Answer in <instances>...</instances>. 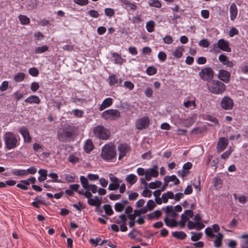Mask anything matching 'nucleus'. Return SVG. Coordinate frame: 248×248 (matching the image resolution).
Here are the masks:
<instances>
[{
	"mask_svg": "<svg viewBox=\"0 0 248 248\" xmlns=\"http://www.w3.org/2000/svg\"><path fill=\"white\" fill-rule=\"evenodd\" d=\"M189 218L187 217L185 214L184 213L181 215V219L178 222V225L180 226L181 228H183L185 225L186 223L188 221H189Z\"/></svg>",
	"mask_w": 248,
	"mask_h": 248,
	"instance_id": "nucleus-40",
	"label": "nucleus"
},
{
	"mask_svg": "<svg viewBox=\"0 0 248 248\" xmlns=\"http://www.w3.org/2000/svg\"><path fill=\"white\" fill-rule=\"evenodd\" d=\"M12 174L13 175L16 176H27L26 174V170L23 169V170H19V169H13L12 170Z\"/></svg>",
	"mask_w": 248,
	"mask_h": 248,
	"instance_id": "nucleus-38",
	"label": "nucleus"
},
{
	"mask_svg": "<svg viewBox=\"0 0 248 248\" xmlns=\"http://www.w3.org/2000/svg\"><path fill=\"white\" fill-rule=\"evenodd\" d=\"M26 174L28 175V174H34L37 172V169L33 166H31L28 169L26 170Z\"/></svg>",
	"mask_w": 248,
	"mask_h": 248,
	"instance_id": "nucleus-64",
	"label": "nucleus"
},
{
	"mask_svg": "<svg viewBox=\"0 0 248 248\" xmlns=\"http://www.w3.org/2000/svg\"><path fill=\"white\" fill-rule=\"evenodd\" d=\"M93 133L96 137L102 140H107L110 136L109 130L102 125H98L94 127Z\"/></svg>",
	"mask_w": 248,
	"mask_h": 248,
	"instance_id": "nucleus-5",
	"label": "nucleus"
},
{
	"mask_svg": "<svg viewBox=\"0 0 248 248\" xmlns=\"http://www.w3.org/2000/svg\"><path fill=\"white\" fill-rule=\"evenodd\" d=\"M207 86L211 93L216 94H222L226 90L225 84L218 80H213L208 83Z\"/></svg>",
	"mask_w": 248,
	"mask_h": 248,
	"instance_id": "nucleus-4",
	"label": "nucleus"
},
{
	"mask_svg": "<svg viewBox=\"0 0 248 248\" xmlns=\"http://www.w3.org/2000/svg\"><path fill=\"white\" fill-rule=\"evenodd\" d=\"M18 131L22 135L24 142L30 143L31 141V136L27 127L25 126L21 127L19 129Z\"/></svg>",
	"mask_w": 248,
	"mask_h": 248,
	"instance_id": "nucleus-15",
	"label": "nucleus"
},
{
	"mask_svg": "<svg viewBox=\"0 0 248 248\" xmlns=\"http://www.w3.org/2000/svg\"><path fill=\"white\" fill-rule=\"evenodd\" d=\"M237 8L235 3H232L230 7V19L231 20H234L237 16Z\"/></svg>",
	"mask_w": 248,
	"mask_h": 248,
	"instance_id": "nucleus-26",
	"label": "nucleus"
},
{
	"mask_svg": "<svg viewBox=\"0 0 248 248\" xmlns=\"http://www.w3.org/2000/svg\"><path fill=\"white\" fill-rule=\"evenodd\" d=\"M233 151V149L232 148H230L228 151H226L221 155V157L223 159L227 158Z\"/></svg>",
	"mask_w": 248,
	"mask_h": 248,
	"instance_id": "nucleus-61",
	"label": "nucleus"
},
{
	"mask_svg": "<svg viewBox=\"0 0 248 248\" xmlns=\"http://www.w3.org/2000/svg\"><path fill=\"white\" fill-rule=\"evenodd\" d=\"M25 78V75L23 73H18L14 76V79L16 82H20L24 80Z\"/></svg>",
	"mask_w": 248,
	"mask_h": 248,
	"instance_id": "nucleus-44",
	"label": "nucleus"
},
{
	"mask_svg": "<svg viewBox=\"0 0 248 248\" xmlns=\"http://www.w3.org/2000/svg\"><path fill=\"white\" fill-rule=\"evenodd\" d=\"M112 104V99L111 98H106L99 107L100 110H103L106 108L110 107Z\"/></svg>",
	"mask_w": 248,
	"mask_h": 248,
	"instance_id": "nucleus-29",
	"label": "nucleus"
},
{
	"mask_svg": "<svg viewBox=\"0 0 248 248\" xmlns=\"http://www.w3.org/2000/svg\"><path fill=\"white\" fill-rule=\"evenodd\" d=\"M25 102L26 103H30L31 104H38L40 102V99L36 95H31L26 98L25 100Z\"/></svg>",
	"mask_w": 248,
	"mask_h": 248,
	"instance_id": "nucleus-32",
	"label": "nucleus"
},
{
	"mask_svg": "<svg viewBox=\"0 0 248 248\" xmlns=\"http://www.w3.org/2000/svg\"><path fill=\"white\" fill-rule=\"evenodd\" d=\"M233 105L234 103L232 99L228 96L223 97L220 103L221 107L225 110H231Z\"/></svg>",
	"mask_w": 248,
	"mask_h": 248,
	"instance_id": "nucleus-10",
	"label": "nucleus"
},
{
	"mask_svg": "<svg viewBox=\"0 0 248 248\" xmlns=\"http://www.w3.org/2000/svg\"><path fill=\"white\" fill-rule=\"evenodd\" d=\"M43 201L41 197H37L34 199L33 202H32V204L33 206L36 208H39V204L43 203Z\"/></svg>",
	"mask_w": 248,
	"mask_h": 248,
	"instance_id": "nucleus-48",
	"label": "nucleus"
},
{
	"mask_svg": "<svg viewBox=\"0 0 248 248\" xmlns=\"http://www.w3.org/2000/svg\"><path fill=\"white\" fill-rule=\"evenodd\" d=\"M38 173L40 175L38 178L39 182H41L46 179L47 176V171L46 170L40 169L38 170Z\"/></svg>",
	"mask_w": 248,
	"mask_h": 248,
	"instance_id": "nucleus-35",
	"label": "nucleus"
},
{
	"mask_svg": "<svg viewBox=\"0 0 248 248\" xmlns=\"http://www.w3.org/2000/svg\"><path fill=\"white\" fill-rule=\"evenodd\" d=\"M229 46L230 44L229 42L223 39H220L217 42L218 48L222 51L231 52L232 50Z\"/></svg>",
	"mask_w": 248,
	"mask_h": 248,
	"instance_id": "nucleus-16",
	"label": "nucleus"
},
{
	"mask_svg": "<svg viewBox=\"0 0 248 248\" xmlns=\"http://www.w3.org/2000/svg\"><path fill=\"white\" fill-rule=\"evenodd\" d=\"M164 181H166V182L168 183V184L170 182H172L173 183L174 185H177L180 183L179 179L175 175L167 176L164 177Z\"/></svg>",
	"mask_w": 248,
	"mask_h": 248,
	"instance_id": "nucleus-28",
	"label": "nucleus"
},
{
	"mask_svg": "<svg viewBox=\"0 0 248 248\" xmlns=\"http://www.w3.org/2000/svg\"><path fill=\"white\" fill-rule=\"evenodd\" d=\"M155 22L153 20H150L146 23V29L149 32H152L154 31L155 27Z\"/></svg>",
	"mask_w": 248,
	"mask_h": 248,
	"instance_id": "nucleus-43",
	"label": "nucleus"
},
{
	"mask_svg": "<svg viewBox=\"0 0 248 248\" xmlns=\"http://www.w3.org/2000/svg\"><path fill=\"white\" fill-rule=\"evenodd\" d=\"M155 203L152 200H149L146 204L148 210L151 211L155 207Z\"/></svg>",
	"mask_w": 248,
	"mask_h": 248,
	"instance_id": "nucleus-58",
	"label": "nucleus"
},
{
	"mask_svg": "<svg viewBox=\"0 0 248 248\" xmlns=\"http://www.w3.org/2000/svg\"><path fill=\"white\" fill-rule=\"evenodd\" d=\"M3 139L5 147L7 150L14 149L19 144V138L12 132H5L3 134Z\"/></svg>",
	"mask_w": 248,
	"mask_h": 248,
	"instance_id": "nucleus-2",
	"label": "nucleus"
},
{
	"mask_svg": "<svg viewBox=\"0 0 248 248\" xmlns=\"http://www.w3.org/2000/svg\"><path fill=\"white\" fill-rule=\"evenodd\" d=\"M220 230V227L217 224H213L212 227H207L205 229V234L209 238H213L215 236L214 232H218Z\"/></svg>",
	"mask_w": 248,
	"mask_h": 248,
	"instance_id": "nucleus-12",
	"label": "nucleus"
},
{
	"mask_svg": "<svg viewBox=\"0 0 248 248\" xmlns=\"http://www.w3.org/2000/svg\"><path fill=\"white\" fill-rule=\"evenodd\" d=\"M157 72L156 68L153 66H149L146 69V73L149 76H153Z\"/></svg>",
	"mask_w": 248,
	"mask_h": 248,
	"instance_id": "nucleus-51",
	"label": "nucleus"
},
{
	"mask_svg": "<svg viewBox=\"0 0 248 248\" xmlns=\"http://www.w3.org/2000/svg\"><path fill=\"white\" fill-rule=\"evenodd\" d=\"M149 121L147 117H144L139 119L136 121V127L138 130L146 129L148 127Z\"/></svg>",
	"mask_w": 248,
	"mask_h": 248,
	"instance_id": "nucleus-14",
	"label": "nucleus"
},
{
	"mask_svg": "<svg viewBox=\"0 0 248 248\" xmlns=\"http://www.w3.org/2000/svg\"><path fill=\"white\" fill-rule=\"evenodd\" d=\"M122 6L125 9L133 11L136 10L137 6L134 2H131L129 0H120Z\"/></svg>",
	"mask_w": 248,
	"mask_h": 248,
	"instance_id": "nucleus-19",
	"label": "nucleus"
},
{
	"mask_svg": "<svg viewBox=\"0 0 248 248\" xmlns=\"http://www.w3.org/2000/svg\"><path fill=\"white\" fill-rule=\"evenodd\" d=\"M112 56L115 64L121 65L125 61V60L123 59L121 56L117 53H113Z\"/></svg>",
	"mask_w": 248,
	"mask_h": 248,
	"instance_id": "nucleus-30",
	"label": "nucleus"
},
{
	"mask_svg": "<svg viewBox=\"0 0 248 248\" xmlns=\"http://www.w3.org/2000/svg\"><path fill=\"white\" fill-rule=\"evenodd\" d=\"M137 177L134 174H130L128 175L126 178V181L130 185H133L135 184L137 181Z\"/></svg>",
	"mask_w": 248,
	"mask_h": 248,
	"instance_id": "nucleus-39",
	"label": "nucleus"
},
{
	"mask_svg": "<svg viewBox=\"0 0 248 248\" xmlns=\"http://www.w3.org/2000/svg\"><path fill=\"white\" fill-rule=\"evenodd\" d=\"M109 177L111 181V183L109 185L108 189L109 190H117L122 181L112 174H109Z\"/></svg>",
	"mask_w": 248,
	"mask_h": 248,
	"instance_id": "nucleus-11",
	"label": "nucleus"
},
{
	"mask_svg": "<svg viewBox=\"0 0 248 248\" xmlns=\"http://www.w3.org/2000/svg\"><path fill=\"white\" fill-rule=\"evenodd\" d=\"M29 73L33 77H37L39 72L38 70L35 67L31 68L29 69Z\"/></svg>",
	"mask_w": 248,
	"mask_h": 248,
	"instance_id": "nucleus-55",
	"label": "nucleus"
},
{
	"mask_svg": "<svg viewBox=\"0 0 248 248\" xmlns=\"http://www.w3.org/2000/svg\"><path fill=\"white\" fill-rule=\"evenodd\" d=\"M72 113L74 115V116L76 117L81 118L83 116V112L81 110L78 109H73L72 111Z\"/></svg>",
	"mask_w": 248,
	"mask_h": 248,
	"instance_id": "nucleus-62",
	"label": "nucleus"
},
{
	"mask_svg": "<svg viewBox=\"0 0 248 248\" xmlns=\"http://www.w3.org/2000/svg\"><path fill=\"white\" fill-rule=\"evenodd\" d=\"M182 208L181 205H177L175 206L168 205L166 207L165 213L166 216L175 218L178 216V213L181 212Z\"/></svg>",
	"mask_w": 248,
	"mask_h": 248,
	"instance_id": "nucleus-7",
	"label": "nucleus"
},
{
	"mask_svg": "<svg viewBox=\"0 0 248 248\" xmlns=\"http://www.w3.org/2000/svg\"><path fill=\"white\" fill-rule=\"evenodd\" d=\"M199 76L203 80L208 81L213 78L214 71L210 67H205L201 70Z\"/></svg>",
	"mask_w": 248,
	"mask_h": 248,
	"instance_id": "nucleus-9",
	"label": "nucleus"
},
{
	"mask_svg": "<svg viewBox=\"0 0 248 248\" xmlns=\"http://www.w3.org/2000/svg\"><path fill=\"white\" fill-rule=\"evenodd\" d=\"M184 51L183 46L177 47L172 52L173 56L176 58H180Z\"/></svg>",
	"mask_w": 248,
	"mask_h": 248,
	"instance_id": "nucleus-31",
	"label": "nucleus"
},
{
	"mask_svg": "<svg viewBox=\"0 0 248 248\" xmlns=\"http://www.w3.org/2000/svg\"><path fill=\"white\" fill-rule=\"evenodd\" d=\"M162 185L161 182L159 181H155V182H152L149 184V188L150 189H155L156 188L160 187Z\"/></svg>",
	"mask_w": 248,
	"mask_h": 248,
	"instance_id": "nucleus-47",
	"label": "nucleus"
},
{
	"mask_svg": "<svg viewBox=\"0 0 248 248\" xmlns=\"http://www.w3.org/2000/svg\"><path fill=\"white\" fill-rule=\"evenodd\" d=\"M191 240L192 241L196 242L201 239L202 236V232H191Z\"/></svg>",
	"mask_w": 248,
	"mask_h": 248,
	"instance_id": "nucleus-41",
	"label": "nucleus"
},
{
	"mask_svg": "<svg viewBox=\"0 0 248 248\" xmlns=\"http://www.w3.org/2000/svg\"><path fill=\"white\" fill-rule=\"evenodd\" d=\"M109 84L110 86L118 85L122 82L121 79H118L114 75H111L108 78Z\"/></svg>",
	"mask_w": 248,
	"mask_h": 248,
	"instance_id": "nucleus-33",
	"label": "nucleus"
},
{
	"mask_svg": "<svg viewBox=\"0 0 248 248\" xmlns=\"http://www.w3.org/2000/svg\"><path fill=\"white\" fill-rule=\"evenodd\" d=\"M100 156L106 161H110L116 156L115 147L113 144H106L102 148Z\"/></svg>",
	"mask_w": 248,
	"mask_h": 248,
	"instance_id": "nucleus-3",
	"label": "nucleus"
},
{
	"mask_svg": "<svg viewBox=\"0 0 248 248\" xmlns=\"http://www.w3.org/2000/svg\"><path fill=\"white\" fill-rule=\"evenodd\" d=\"M93 148V145L91 140L86 141L84 145V149L87 153H90Z\"/></svg>",
	"mask_w": 248,
	"mask_h": 248,
	"instance_id": "nucleus-36",
	"label": "nucleus"
},
{
	"mask_svg": "<svg viewBox=\"0 0 248 248\" xmlns=\"http://www.w3.org/2000/svg\"><path fill=\"white\" fill-rule=\"evenodd\" d=\"M172 236L178 239L183 240L186 237V234L182 231H175L171 233Z\"/></svg>",
	"mask_w": 248,
	"mask_h": 248,
	"instance_id": "nucleus-34",
	"label": "nucleus"
},
{
	"mask_svg": "<svg viewBox=\"0 0 248 248\" xmlns=\"http://www.w3.org/2000/svg\"><path fill=\"white\" fill-rule=\"evenodd\" d=\"M68 160L70 163L75 164L79 162V159L76 155L71 154L68 155Z\"/></svg>",
	"mask_w": 248,
	"mask_h": 248,
	"instance_id": "nucleus-42",
	"label": "nucleus"
},
{
	"mask_svg": "<svg viewBox=\"0 0 248 248\" xmlns=\"http://www.w3.org/2000/svg\"><path fill=\"white\" fill-rule=\"evenodd\" d=\"M228 144V141L224 138H220L217 143V151L219 152L223 151Z\"/></svg>",
	"mask_w": 248,
	"mask_h": 248,
	"instance_id": "nucleus-23",
	"label": "nucleus"
},
{
	"mask_svg": "<svg viewBox=\"0 0 248 248\" xmlns=\"http://www.w3.org/2000/svg\"><path fill=\"white\" fill-rule=\"evenodd\" d=\"M78 128L66 124L57 131V138L61 142H69L73 140L78 133Z\"/></svg>",
	"mask_w": 248,
	"mask_h": 248,
	"instance_id": "nucleus-1",
	"label": "nucleus"
},
{
	"mask_svg": "<svg viewBox=\"0 0 248 248\" xmlns=\"http://www.w3.org/2000/svg\"><path fill=\"white\" fill-rule=\"evenodd\" d=\"M184 107L186 108H190V109H194L196 108V104L195 100H185L183 103Z\"/></svg>",
	"mask_w": 248,
	"mask_h": 248,
	"instance_id": "nucleus-37",
	"label": "nucleus"
},
{
	"mask_svg": "<svg viewBox=\"0 0 248 248\" xmlns=\"http://www.w3.org/2000/svg\"><path fill=\"white\" fill-rule=\"evenodd\" d=\"M161 215V212L160 210H156L153 213L148 215V217L150 218H158Z\"/></svg>",
	"mask_w": 248,
	"mask_h": 248,
	"instance_id": "nucleus-60",
	"label": "nucleus"
},
{
	"mask_svg": "<svg viewBox=\"0 0 248 248\" xmlns=\"http://www.w3.org/2000/svg\"><path fill=\"white\" fill-rule=\"evenodd\" d=\"M103 209L106 214L108 216H111L113 214V211L111 206L109 204H105L103 206Z\"/></svg>",
	"mask_w": 248,
	"mask_h": 248,
	"instance_id": "nucleus-49",
	"label": "nucleus"
},
{
	"mask_svg": "<svg viewBox=\"0 0 248 248\" xmlns=\"http://www.w3.org/2000/svg\"><path fill=\"white\" fill-rule=\"evenodd\" d=\"M158 175V166L155 165L153 166L152 168H149L146 170V179L147 181H149L152 177H156Z\"/></svg>",
	"mask_w": 248,
	"mask_h": 248,
	"instance_id": "nucleus-13",
	"label": "nucleus"
},
{
	"mask_svg": "<svg viewBox=\"0 0 248 248\" xmlns=\"http://www.w3.org/2000/svg\"><path fill=\"white\" fill-rule=\"evenodd\" d=\"M79 194L84 195L86 198H91L92 197V194L91 192L87 191V190H79L77 191Z\"/></svg>",
	"mask_w": 248,
	"mask_h": 248,
	"instance_id": "nucleus-57",
	"label": "nucleus"
},
{
	"mask_svg": "<svg viewBox=\"0 0 248 248\" xmlns=\"http://www.w3.org/2000/svg\"><path fill=\"white\" fill-rule=\"evenodd\" d=\"M187 227L189 230L196 229L199 231L204 228L205 225L200 224H197L195 221L189 220L187 222Z\"/></svg>",
	"mask_w": 248,
	"mask_h": 248,
	"instance_id": "nucleus-24",
	"label": "nucleus"
},
{
	"mask_svg": "<svg viewBox=\"0 0 248 248\" xmlns=\"http://www.w3.org/2000/svg\"><path fill=\"white\" fill-rule=\"evenodd\" d=\"M218 60L222 64L229 67H232L234 65L233 62L229 61L228 57L224 54L220 55L218 57Z\"/></svg>",
	"mask_w": 248,
	"mask_h": 248,
	"instance_id": "nucleus-20",
	"label": "nucleus"
},
{
	"mask_svg": "<svg viewBox=\"0 0 248 248\" xmlns=\"http://www.w3.org/2000/svg\"><path fill=\"white\" fill-rule=\"evenodd\" d=\"M104 11L105 15L109 17H111L115 14V11L112 8H106Z\"/></svg>",
	"mask_w": 248,
	"mask_h": 248,
	"instance_id": "nucleus-56",
	"label": "nucleus"
},
{
	"mask_svg": "<svg viewBox=\"0 0 248 248\" xmlns=\"http://www.w3.org/2000/svg\"><path fill=\"white\" fill-rule=\"evenodd\" d=\"M88 15L92 17L97 18L99 16V14L97 11L91 10L88 12Z\"/></svg>",
	"mask_w": 248,
	"mask_h": 248,
	"instance_id": "nucleus-63",
	"label": "nucleus"
},
{
	"mask_svg": "<svg viewBox=\"0 0 248 248\" xmlns=\"http://www.w3.org/2000/svg\"><path fill=\"white\" fill-rule=\"evenodd\" d=\"M128 203L127 200H122L120 202H116L114 205V209L117 212H121Z\"/></svg>",
	"mask_w": 248,
	"mask_h": 248,
	"instance_id": "nucleus-22",
	"label": "nucleus"
},
{
	"mask_svg": "<svg viewBox=\"0 0 248 248\" xmlns=\"http://www.w3.org/2000/svg\"><path fill=\"white\" fill-rule=\"evenodd\" d=\"M215 239L214 241V246L216 248H218L221 247L222 245V241L223 238V234L220 232H218L215 235Z\"/></svg>",
	"mask_w": 248,
	"mask_h": 248,
	"instance_id": "nucleus-25",
	"label": "nucleus"
},
{
	"mask_svg": "<svg viewBox=\"0 0 248 248\" xmlns=\"http://www.w3.org/2000/svg\"><path fill=\"white\" fill-rule=\"evenodd\" d=\"M80 181L84 190L91 192L92 194H95L97 192V186L94 184H90L88 180L85 176H81L80 177Z\"/></svg>",
	"mask_w": 248,
	"mask_h": 248,
	"instance_id": "nucleus-6",
	"label": "nucleus"
},
{
	"mask_svg": "<svg viewBox=\"0 0 248 248\" xmlns=\"http://www.w3.org/2000/svg\"><path fill=\"white\" fill-rule=\"evenodd\" d=\"M48 49V47L46 46L36 47L34 49V52L36 54H41L47 51Z\"/></svg>",
	"mask_w": 248,
	"mask_h": 248,
	"instance_id": "nucleus-46",
	"label": "nucleus"
},
{
	"mask_svg": "<svg viewBox=\"0 0 248 248\" xmlns=\"http://www.w3.org/2000/svg\"><path fill=\"white\" fill-rule=\"evenodd\" d=\"M230 73L225 70H220L218 74V78L225 83H228L230 81Z\"/></svg>",
	"mask_w": 248,
	"mask_h": 248,
	"instance_id": "nucleus-18",
	"label": "nucleus"
},
{
	"mask_svg": "<svg viewBox=\"0 0 248 248\" xmlns=\"http://www.w3.org/2000/svg\"><path fill=\"white\" fill-rule=\"evenodd\" d=\"M149 4L150 6L156 8H160L161 7V2L158 0H150Z\"/></svg>",
	"mask_w": 248,
	"mask_h": 248,
	"instance_id": "nucleus-52",
	"label": "nucleus"
},
{
	"mask_svg": "<svg viewBox=\"0 0 248 248\" xmlns=\"http://www.w3.org/2000/svg\"><path fill=\"white\" fill-rule=\"evenodd\" d=\"M212 183L214 186L216 187H220L222 184V180L218 177L213 178Z\"/></svg>",
	"mask_w": 248,
	"mask_h": 248,
	"instance_id": "nucleus-53",
	"label": "nucleus"
},
{
	"mask_svg": "<svg viewBox=\"0 0 248 248\" xmlns=\"http://www.w3.org/2000/svg\"><path fill=\"white\" fill-rule=\"evenodd\" d=\"M127 216L125 214L120 215L118 218H116L115 222L118 224H121V223H126L127 220Z\"/></svg>",
	"mask_w": 248,
	"mask_h": 248,
	"instance_id": "nucleus-45",
	"label": "nucleus"
},
{
	"mask_svg": "<svg viewBox=\"0 0 248 248\" xmlns=\"http://www.w3.org/2000/svg\"><path fill=\"white\" fill-rule=\"evenodd\" d=\"M206 119L212 123L210 124L211 125H216L218 124L217 119L211 115H208Z\"/></svg>",
	"mask_w": 248,
	"mask_h": 248,
	"instance_id": "nucleus-54",
	"label": "nucleus"
},
{
	"mask_svg": "<svg viewBox=\"0 0 248 248\" xmlns=\"http://www.w3.org/2000/svg\"><path fill=\"white\" fill-rule=\"evenodd\" d=\"M88 200V203L91 206H95L96 208H99L101 204V202L98 196H94L93 198H87Z\"/></svg>",
	"mask_w": 248,
	"mask_h": 248,
	"instance_id": "nucleus-21",
	"label": "nucleus"
},
{
	"mask_svg": "<svg viewBox=\"0 0 248 248\" xmlns=\"http://www.w3.org/2000/svg\"><path fill=\"white\" fill-rule=\"evenodd\" d=\"M210 45L209 42L206 39H203L199 42V45L203 47H208Z\"/></svg>",
	"mask_w": 248,
	"mask_h": 248,
	"instance_id": "nucleus-59",
	"label": "nucleus"
},
{
	"mask_svg": "<svg viewBox=\"0 0 248 248\" xmlns=\"http://www.w3.org/2000/svg\"><path fill=\"white\" fill-rule=\"evenodd\" d=\"M120 116V113L115 109H109L103 112L102 117L106 120H116Z\"/></svg>",
	"mask_w": 248,
	"mask_h": 248,
	"instance_id": "nucleus-8",
	"label": "nucleus"
},
{
	"mask_svg": "<svg viewBox=\"0 0 248 248\" xmlns=\"http://www.w3.org/2000/svg\"><path fill=\"white\" fill-rule=\"evenodd\" d=\"M164 220L166 225L170 227H176L178 225V222L175 221L174 218L166 216Z\"/></svg>",
	"mask_w": 248,
	"mask_h": 248,
	"instance_id": "nucleus-27",
	"label": "nucleus"
},
{
	"mask_svg": "<svg viewBox=\"0 0 248 248\" xmlns=\"http://www.w3.org/2000/svg\"><path fill=\"white\" fill-rule=\"evenodd\" d=\"M18 18L22 24L28 25L30 23V19L26 16L20 15Z\"/></svg>",
	"mask_w": 248,
	"mask_h": 248,
	"instance_id": "nucleus-50",
	"label": "nucleus"
},
{
	"mask_svg": "<svg viewBox=\"0 0 248 248\" xmlns=\"http://www.w3.org/2000/svg\"><path fill=\"white\" fill-rule=\"evenodd\" d=\"M118 150L119 152L118 159L120 160L129 152L130 147L126 144H121L118 146Z\"/></svg>",
	"mask_w": 248,
	"mask_h": 248,
	"instance_id": "nucleus-17",
	"label": "nucleus"
}]
</instances>
